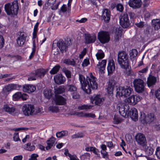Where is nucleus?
Returning a JSON list of instances; mask_svg holds the SVG:
<instances>
[{"label": "nucleus", "instance_id": "09e8293b", "mask_svg": "<svg viewBox=\"0 0 160 160\" xmlns=\"http://www.w3.org/2000/svg\"><path fill=\"white\" fill-rule=\"evenodd\" d=\"M122 119L117 116L115 115L114 118V122L115 124H118L122 121Z\"/></svg>", "mask_w": 160, "mask_h": 160}, {"label": "nucleus", "instance_id": "de8ad7c7", "mask_svg": "<svg viewBox=\"0 0 160 160\" xmlns=\"http://www.w3.org/2000/svg\"><path fill=\"white\" fill-rule=\"evenodd\" d=\"M67 134V132L66 131H62L56 133V135L57 137L60 138Z\"/></svg>", "mask_w": 160, "mask_h": 160}, {"label": "nucleus", "instance_id": "79ce46f5", "mask_svg": "<svg viewBox=\"0 0 160 160\" xmlns=\"http://www.w3.org/2000/svg\"><path fill=\"white\" fill-rule=\"evenodd\" d=\"M36 43L35 40H33V46L32 48V52L29 57V58L31 59L33 58L35 52Z\"/></svg>", "mask_w": 160, "mask_h": 160}, {"label": "nucleus", "instance_id": "7ed1b4c3", "mask_svg": "<svg viewBox=\"0 0 160 160\" xmlns=\"http://www.w3.org/2000/svg\"><path fill=\"white\" fill-rule=\"evenodd\" d=\"M5 10L7 14L17 15L19 9V3L17 0L14 1L12 3H8L4 6Z\"/></svg>", "mask_w": 160, "mask_h": 160}, {"label": "nucleus", "instance_id": "ddd939ff", "mask_svg": "<svg viewBox=\"0 0 160 160\" xmlns=\"http://www.w3.org/2000/svg\"><path fill=\"white\" fill-rule=\"evenodd\" d=\"M107 62L106 60L103 59L101 62H99L96 65V69L98 72L99 74L101 75L105 73Z\"/></svg>", "mask_w": 160, "mask_h": 160}, {"label": "nucleus", "instance_id": "6ab92c4d", "mask_svg": "<svg viewBox=\"0 0 160 160\" xmlns=\"http://www.w3.org/2000/svg\"><path fill=\"white\" fill-rule=\"evenodd\" d=\"M54 79L55 82L58 84H63L66 81L65 78L61 74H58L55 76Z\"/></svg>", "mask_w": 160, "mask_h": 160}, {"label": "nucleus", "instance_id": "7c9ffc66", "mask_svg": "<svg viewBox=\"0 0 160 160\" xmlns=\"http://www.w3.org/2000/svg\"><path fill=\"white\" fill-rule=\"evenodd\" d=\"M46 73V70L44 69H38L35 72V75L37 77L41 78L44 76Z\"/></svg>", "mask_w": 160, "mask_h": 160}, {"label": "nucleus", "instance_id": "393cba45", "mask_svg": "<svg viewBox=\"0 0 160 160\" xmlns=\"http://www.w3.org/2000/svg\"><path fill=\"white\" fill-rule=\"evenodd\" d=\"M26 38V35L24 34H21L17 40V43L18 46H21L24 44L25 42Z\"/></svg>", "mask_w": 160, "mask_h": 160}, {"label": "nucleus", "instance_id": "ea45409f", "mask_svg": "<svg viewBox=\"0 0 160 160\" xmlns=\"http://www.w3.org/2000/svg\"><path fill=\"white\" fill-rule=\"evenodd\" d=\"M152 22L155 29H158L160 28V20L159 19L153 20Z\"/></svg>", "mask_w": 160, "mask_h": 160}, {"label": "nucleus", "instance_id": "3c124183", "mask_svg": "<svg viewBox=\"0 0 160 160\" xmlns=\"http://www.w3.org/2000/svg\"><path fill=\"white\" fill-rule=\"evenodd\" d=\"M90 64L89 59L88 58L85 59L82 62V65L83 67L87 66Z\"/></svg>", "mask_w": 160, "mask_h": 160}, {"label": "nucleus", "instance_id": "f257e3e1", "mask_svg": "<svg viewBox=\"0 0 160 160\" xmlns=\"http://www.w3.org/2000/svg\"><path fill=\"white\" fill-rule=\"evenodd\" d=\"M79 79L82 89L87 93H90L91 88L93 89H96L98 88L97 78L91 73L87 76L86 80L82 75L79 74Z\"/></svg>", "mask_w": 160, "mask_h": 160}, {"label": "nucleus", "instance_id": "423d86ee", "mask_svg": "<svg viewBox=\"0 0 160 160\" xmlns=\"http://www.w3.org/2000/svg\"><path fill=\"white\" fill-rule=\"evenodd\" d=\"M21 85L14 83L8 84L5 86L3 88L2 93L4 94H8L11 91L14 90H19L22 88Z\"/></svg>", "mask_w": 160, "mask_h": 160}, {"label": "nucleus", "instance_id": "aec40b11", "mask_svg": "<svg viewBox=\"0 0 160 160\" xmlns=\"http://www.w3.org/2000/svg\"><path fill=\"white\" fill-rule=\"evenodd\" d=\"M23 92L28 93L34 92L36 89L35 87L32 84H27L24 85L22 87Z\"/></svg>", "mask_w": 160, "mask_h": 160}, {"label": "nucleus", "instance_id": "052dcab7", "mask_svg": "<svg viewBox=\"0 0 160 160\" xmlns=\"http://www.w3.org/2000/svg\"><path fill=\"white\" fill-rule=\"evenodd\" d=\"M90 157V154L88 153H84L82 156V158L84 159H89Z\"/></svg>", "mask_w": 160, "mask_h": 160}, {"label": "nucleus", "instance_id": "5701e85b", "mask_svg": "<svg viewBox=\"0 0 160 160\" xmlns=\"http://www.w3.org/2000/svg\"><path fill=\"white\" fill-rule=\"evenodd\" d=\"M157 79L155 77L150 75L147 78V84L148 87H150L154 85Z\"/></svg>", "mask_w": 160, "mask_h": 160}, {"label": "nucleus", "instance_id": "774afa93", "mask_svg": "<svg viewBox=\"0 0 160 160\" xmlns=\"http://www.w3.org/2000/svg\"><path fill=\"white\" fill-rule=\"evenodd\" d=\"M23 158L22 155L15 156L13 158V160H22Z\"/></svg>", "mask_w": 160, "mask_h": 160}, {"label": "nucleus", "instance_id": "603ef678", "mask_svg": "<svg viewBox=\"0 0 160 160\" xmlns=\"http://www.w3.org/2000/svg\"><path fill=\"white\" fill-rule=\"evenodd\" d=\"M83 134L82 133H78L77 134L72 135V138H80L83 137Z\"/></svg>", "mask_w": 160, "mask_h": 160}, {"label": "nucleus", "instance_id": "6e6552de", "mask_svg": "<svg viewBox=\"0 0 160 160\" xmlns=\"http://www.w3.org/2000/svg\"><path fill=\"white\" fill-rule=\"evenodd\" d=\"M22 111L26 116L33 115L38 112L35 111L34 106L31 104L24 105L22 107Z\"/></svg>", "mask_w": 160, "mask_h": 160}, {"label": "nucleus", "instance_id": "a211bd4d", "mask_svg": "<svg viewBox=\"0 0 160 160\" xmlns=\"http://www.w3.org/2000/svg\"><path fill=\"white\" fill-rule=\"evenodd\" d=\"M128 5L133 8H139L142 6V0H129Z\"/></svg>", "mask_w": 160, "mask_h": 160}, {"label": "nucleus", "instance_id": "cd10ccee", "mask_svg": "<svg viewBox=\"0 0 160 160\" xmlns=\"http://www.w3.org/2000/svg\"><path fill=\"white\" fill-rule=\"evenodd\" d=\"M57 45L62 53L66 51L67 46L64 42H58L57 43Z\"/></svg>", "mask_w": 160, "mask_h": 160}, {"label": "nucleus", "instance_id": "69168bd1", "mask_svg": "<svg viewBox=\"0 0 160 160\" xmlns=\"http://www.w3.org/2000/svg\"><path fill=\"white\" fill-rule=\"evenodd\" d=\"M101 152L103 158H108V155L107 152L101 150Z\"/></svg>", "mask_w": 160, "mask_h": 160}, {"label": "nucleus", "instance_id": "c85d7f7f", "mask_svg": "<svg viewBox=\"0 0 160 160\" xmlns=\"http://www.w3.org/2000/svg\"><path fill=\"white\" fill-rule=\"evenodd\" d=\"M55 141V138L53 137H51L47 140V146L45 148L46 149L48 150L50 149L53 146Z\"/></svg>", "mask_w": 160, "mask_h": 160}, {"label": "nucleus", "instance_id": "f3484780", "mask_svg": "<svg viewBox=\"0 0 160 160\" xmlns=\"http://www.w3.org/2000/svg\"><path fill=\"white\" fill-rule=\"evenodd\" d=\"M115 66L114 61L113 60L110 59L108 60L107 69L108 74H112L115 71Z\"/></svg>", "mask_w": 160, "mask_h": 160}, {"label": "nucleus", "instance_id": "f03ea898", "mask_svg": "<svg viewBox=\"0 0 160 160\" xmlns=\"http://www.w3.org/2000/svg\"><path fill=\"white\" fill-rule=\"evenodd\" d=\"M117 108L120 115L123 117L127 118L129 116L134 121H137L138 118V114L137 109L134 108H131L127 113V111L125 110L124 105L119 103L118 104Z\"/></svg>", "mask_w": 160, "mask_h": 160}, {"label": "nucleus", "instance_id": "0e129e2a", "mask_svg": "<svg viewBox=\"0 0 160 160\" xmlns=\"http://www.w3.org/2000/svg\"><path fill=\"white\" fill-rule=\"evenodd\" d=\"M47 4L48 5L52 6L55 3L56 0H47Z\"/></svg>", "mask_w": 160, "mask_h": 160}, {"label": "nucleus", "instance_id": "6e6d98bb", "mask_svg": "<svg viewBox=\"0 0 160 160\" xmlns=\"http://www.w3.org/2000/svg\"><path fill=\"white\" fill-rule=\"evenodd\" d=\"M87 50L86 48H84L82 51L81 52V53L79 55V58L80 59H82L83 57L86 54Z\"/></svg>", "mask_w": 160, "mask_h": 160}, {"label": "nucleus", "instance_id": "f8f14e48", "mask_svg": "<svg viewBox=\"0 0 160 160\" xmlns=\"http://www.w3.org/2000/svg\"><path fill=\"white\" fill-rule=\"evenodd\" d=\"M135 139L137 143L142 147L147 144L145 136L141 133H138L135 136Z\"/></svg>", "mask_w": 160, "mask_h": 160}, {"label": "nucleus", "instance_id": "e433bc0d", "mask_svg": "<svg viewBox=\"0 0 160 160\" xmlns=\"http://www.w3.org/2000/svg\"><path fill=\"white\" fill-rule=\"evenodd\" d=\"M35 146L33 145H31L30 143H28L24 146V148L26 150L29 151H32L35 149Z\"/></svg>", "mask_w": 160, "mask_h": 160}, {"label": "nucleus", "instance_id": "0eeeda50", "mask_svg": "<svg viewBox=\"0 0 160 160\" xmlns=\"http://www.w3.org/2000/svg\"><path fill=\"white\" fill-rule=\"evenodd\" d=\"M133 83L136 92L140 93L144 91V82L143 80L140 79H135L133 81Z\"/></svg>", "mask_w": 160, "mask_h": 160}, {"label": "nucleus", "instance_id": "a19ab883", "mask_svg": "<svg viewBox=\"0 0 160 160\" xmlns=\"http://www.w3.org/2000/svg\"><path fill=\"white\" fill-rule=\"evenodd\" d=\"M39 23L38 22H37L35 26H34L33 28V38L32 39H35L37 37V32L38 30V27L39 25Z\"/></svg>", "mask_w": 160, "mask_h": 160}, {"label": "nucleus", "instance_id": "4c0bfd02", "mask_svg": "<svg viewBox=\"0 0 160 160\" xmlns=\"http://www.w3.org/2000/svg\"><path fill=\"white\" fill-rule=\"evenodd\" d=\"M63 62L66 64L74 66L75 65V62L73 59H65L63 61Z\"/></svg>", "mask_w": 160, "mask_h": 160}, {"label": "nucleus", "instance_id": "39448f33", "mask_svg": "<svg viewBox=\"0 0 160 160\" xmlns=\"http://www.w3.org/2000/svg\"><path fill=\"white\" fill-rule=\"evenodd\" d=\"M118 61L121 67L124 69L128 67V59L127 53L124 51H121L118 54Z\"/></svg>", "mask_w": 160, "mask_h": 160}, {"label": "nucleus", "instance_id": "13d9d810", "mask_svg": "<svg viewBox=\"0 0 160 160\" xmlns=\"http://www.w3.org/2000/svg\"><path fill=\"white\" fill-rule=\"evenodd\" d=\"M76 114L78 116L80 117H86V112H80L76 113Z\"/></svg>", "mask_w": 160, "mask_h": 160}, {"label": "nucleus", "instance_id": "72a5a7b5", "mask_svg": "<svg viewBox=\"0 0 160 160\" xmlns=\"http://www.w3.org/2000/svg\"><path fill=\"white\" fill-rule=\"evenodd\" d=\"M122 35V31L119 28L116 29L115 32L114 38L116 41H118L121 38Z\"/></svg>", "mask_w": 160, "mask_h": 160}, {"label": "nucleus", "instance_id": "bb28decb", "mask_svg": "<svg viewBox=\"0 0 160 160\" xmlns=\"http://www.w3.org/2000/svg\"><path fill=\"white\" fill-rule=\"evenodd\" d=\"M3 108L4 111L11 114L14 112L15 110V108L10 104L4 105Z\"/></svg>", "mask_w": 160, "mask_h": 160}, {"label": "nucleus", "instance_id": "2f4dec72", "mask_svg": "<svg viewBox=\"0 0 160 160\" xmlns=\"http://www.w3.org/2000/svg\"><path fill=\"white\" fill-rule=\"evenodd\" d=\"M141 152L142 151L141 150L138 149L133 151L132 154L130 152L129 153L132 156L134 159L135 158H137L138 157L142 156V154L141 153Z\"/></svg>", "mask_w": 160, "mask_h": 160}, {"label": "nucleus", "instance_id": "8fccbe9b", "mask_svg": "<svg viewBox=\"0 0 160 160\" xmlns=\"http://www.w3.org/2000/svg\"><path fill=\"white\" fill-rule=\"evenodd\" d=\"M138 52L136 49H132L130 52V55L131 57L134 58L137 55Z\"/></svg>", "mask_w": 160, "mask_h": 160}, {"label": "nucleus", "instance_id": "338daca9", "mask_svg": "<svg viewBox=\"0 0 160 160\" xmlns=\"http://www.w3.org/2000/svg\"><path fill=\"white\" fill-rule=\"evenodd\" d=\"M38 157V155L36 154H33L31 155V158L29 159V160H37V158Z\"/></svg>", "mask_w": 160, "mask_h": 160}, {"label": "nucleus", "instance_id": "c756f323", "mask_svg": "<svg viewBox=\"0 0 160 160\" xmlns=\"http://www.w3.org/2000/svg\"><path fill=\"white\" fill-rule=\"evenodd\" d=\"M57 105L55 103H52V102L51 104L48 107V110L52 112H57L59 111V109Z\"/></svg>", "mask_w": 160, "mask_h": 160}, {"label": "nucleus", "instance_id": "2eb2a0df", "mask_svg": "<svg viewBox=\"0 0 160 160\" xmlns=\"http://www.w3.org/2000/svg\"><path fill=\"white\" fill-rule=\"evenodd\" d=\"M68 90L70 92L73 98L76 99L79 98V95L77 92V88L73 85H69L67 86Z\"/></svg>", "mask_w": 160, "mask_h": 160}, {"label": "nucleus", "instance_id": "c9c22d12", "mask_svg": "<svg viewBox=\"0 0 160 160\" xmlns=\"http://www.w3.org/2000/svg\"><path fill=\"white\" fill-rule=\"evenodd\" d=\"M65 90V87L64 86H61L55 89V95L61 94L64 92Z\"/></svg>", "mask_w": 160, "mask_h": 160}, {"label": "nucleus", "instance_id": "dca6fc26", "mask_svg": "<svg viewBox=\"0 0 160 160\" xmlns=\"http://www.w3.org/2000/svg\"><path fill=\"white\" fill-rule=\"evenodd\" d=\"M120 23L123 28L128 27L129 25V21L127 14L122 16L120 19Z\"/></svg>", "mask_w": 160, "mask_h": 160}, {"label": "nucleus", "instance_id": "bf43d9fd", "mask_svg": "<svg viewBox=\"0 0 160 160\" xmlns=\"http://www.w3.org/2000/svg\"><path fill=\"white\" fill-rule=\"evenodd\" d=\"M63 72L67 78H70L71 77V72L65 69L63 70Z\"/></svg>", "mask_w": 160, "mask_h": 160}, {"label": "nucleus", "instance_id": "4be33fe9", "mask_svg": "<svg viewBox=\"0 0 160 160\" xmlns=\"http://www.w3.org/2000/svg\"><path fill=\"white\" fill-rule=\"evenodd\" d=\"M110 12L108 9H104L102 12V17L106 22H108L110 19Z\"/></svg>", "mask_w": 160, "mask_h": 160}, {"label": "nucleus", "instance_id": "49530a36", "mask_svg": "<svg viewBox=\"0 0 160 160\" xmlns=\"http://www.w3.org/2000/svg\"><path fill=\"white\" fill-rule=\"evenodd\" d=\"M22 93L20 92H17L15 93L12 96L13 99L16 101L21 98Z\"/></svg>", "mask_w": 160, "mask_h": 160}, {"label": "nucleus", "instance_id": "c03bdc74", "mask_svg": "<svg viewBox=\"0 0 160 160\" xmlns=\"http://www.w3.org/2000/svg\"><path fill=\"white\" fill-rule=\"evenodd\" d=\"M60 68V66L59 65H56L50 71V73L52 74H55L58 72Z\"/></svg>", "mask_w": 160, "mask_h": 160}, {"label": "nucleus", "instance_id": "e2e57ef3", "mask_svg": "<svg viewBox=\"0 0 160 160\" xmlns=\"http://www.w3.org/2000/svg\"><path fill=\"white\" fill-rule=\"evenodd\" d=\"M155 153L157 157L160 159V147H158L157 148Z\"/></svg>", "mask_w": 160, "mask_h": 160}, {"label": "nucleus", "instance_id": "a878e982", "mask_svg": "<svg viewBox=\"0 0 160 160\" xmlns=\"http://www.w3.org/2000/svg\"><path fill=\"white\" fill-rule=\"evenodd\" d=\"M142 148L147 155H151L153 154L154 150L150 144H147Z\"/></svg>", "mask_w": 160, "mask_h": 160}, {"label": "nucleus", "instance_id": "20e7f679", "mask_svg": "<svg viewBox=\"0 0 160 160\" xmlns=\"http://www.w3.org/2000/svg\"><path fill=\"white\" fill-rule=\"evenodd\" d=\"M133 91V89L129 86L116 87V96L117 97H128L132 94Z\"/></svg>", "mask_w": 160, "mask_h": 160}, {"label": "nucleus", "instance_id": "b1692460", "mask_svg": "<svg viewBox=\"0 0 160 160\" xmlns=\"http://www.w3.org/2000/svg\"><path fill=\"white\" fill-rule=\"evenodd\" d=\"M86 42L87 43L94 42L96 39V36L95 34L85 35Z\"/></svg>", "mask_w": 160, "mask_h": 160}, {"label": "nucleus", "instance_id": "9b49d317", "mask_svg": "<svg viewBox=\"0 0 160 160\" xmlns=\"http://www.w3.org/2000/svg\"><path fill=\"white\" fill-rule=\"evenodd\" d=\"M90 102L94 103L96 105L100 106L104 100V98L100 95H97L91 97L90 98Z\"/></svg>", "mask_w": 160, "mask_h": 160}, {"label": "nucleus", "instance_id": "473e14b6", "mask_svg": "<svg viewBox=\"0 0 160 160\" xmlns=\"http://www.w3.org/2000/svg\"><path fill=\"white\" fill-rule=\"evenodd\" d=\"M43 94L46 98L49 99L52 97L53 92L51 89H46L44 91Z\"/></svg>", "mask_w": 160, "mask_h": 160}, {"label": "nucleus", "instance_id": "37998d69", "mask_svg": "<svg viewBox=\"0 0 160 160\" xmlns=\"http://www.w3.org/2000/svg\"><path fill=\"white\" fill-rule=\"evenodd\" d=\"M65 154L66 156H68L70 158V160H79L77 156L75 155H71L68 153V151H66Z\"/></svg>", "mask_w": 160, "mask_h": 160}, {"label": "nucleus", "instance_id": "9d476101", "mask_svg": "<svg viewBox=\"0 0 160 160\" xmlns=\"http://www.w3.org/2000/svg\"><path fill=\"white\" fill-rule=\"evenodd\" d=\"M98 38L99 41L102 43L108 42L110 40L108 33L103 31L99 32L98 33Z\"/></svg>", "mask_w": 160, "mask_h": 160}, {"label": "nucleus", "instance_id": "a18cd8bd", "mask_svg": "<svg viewBox=\"0 0 160 160\" xmlns=\"http://www.w3.org/2000/svg\"><path fill=\"white\" fill-rule=\"evenodd\" d=\"M93 107V105L84 104L79 106L78 108L80 110L89 109L92 108Z\"/></svg>", "mask_w": 160, "mask_h": 160}, {"label": "nucleus", "instance_id": "f704fd0d", "mask_svg": "<svg viewBox=\"0 0 160 160\" xmlns=\"http://www.w3.org/2000/svg\"><path fill=\"white\" fill-rule=\"evenodd\" d=\"M154 119V115L153 113L149 114L143 119V120L147 123L153 121Z\"/></svg>", "mask_w": 160, "mask_h": 160}, {"label": "nucleus", "instance_id": "5fc2aeb1", "mask_svg": "<svg viewBox=\"0 0 160 160\" xmlns=\"http://www.w3.org/2000/svg\"><path fill=\"white\" fill-rule=\"evenodd\" d=\"M155 95L156 98L160 101V88L156 91Z\"/></svg>", "mask_w": 160, "mask_h": 160}, {"label": "nucleus", "instance_id": "412c9836", "mask_svg": "<svg viewBox=\"0 0 160 160\" xmlns=\"http://www.w3.org/2000/svg\"><path fill=\"white\" fill-rule=\"evenodd\" d=\"M115 85V83L114 81L110 80L108 82L107 90L109 94H112Z\"/></svg>", "mask_w": 160, "mask_h": 160}, {"label": "nucleus", "instance_id": "58836bf2", "mask_svg": "<svg viewBox=\"0 0 160 160\" xmlns=\"http://www.w3.org/2000/svg\"><path fill=\"white\" fill-rule=\"evenodd\" d=\"M96 56L98 60L103 58L104 57V54L103 52L101 50H99L96 54Z\"/></svg>", "mask_w": 160, "mask_h": 160}, {"label": "nucleus", "instance_id": "680f3d73", "mask_svg": "<svg viewBox=\"0 0 160 160\" xmlns=\"http://www.w3.org/2000/svg\"><path fill=\"white\" fill-rule=\"evenodd\" d=\"M4 43V42L2 36H0V48L3 47Z\"/></svg>", "mask_w": 160, "mask_h": 160}, {"label": "nucleus", "instance_id": "4d7b16f0", "mask_svg": "<svg viewBox=\"0 0 160 160\" xmlns=\"http://www.w3.org/2000/svg\"><path fill=\"white\" fill-rule=\"evenodd\" d=\"M117 10L119 12H122L123 9V5L121 4H118L117 5Z\"/></svg>", "mask_w": 160, "mask_h": 160}, {"label": "nucleus", "instance_id": "4468645a", "mask_svg": "<svg viewBox=\"0 0 160 160\" xmlns=\"http://www.w3.org/2000/svg\"><path fill=\"white\" fill-rule=\"evenodd\" d=\"M52 103L59 105H64L66 103V99L62 96L55 95L52 99Z\"/></svg>", "mask_w": 160, "mask_h": 160}, {"label": "nucleus", "instance_id": "1a4fd4ad", "mask_svg": "<svg viewBox=\"0 0 160 160\" xmlns=\"http://www.w3.org/2000/svg\"><path fill=\"white\" fill-rule=\"evenodd\" d=\"M141 99V97L136 95H132L124 100V102L130 105H134Z\"/></svg>", "mask_w": 160, "mask_h": 160}, {"label": "nucleus", "instance_id": "864d4df0", "mask_svg": "<svg viewBox=\"0 0 160 160\" xmlns=\"http://www.w3.org/2000/svg\"><path fill=\"white\" fill-rule=\"evenodd\" d=\"M13 139L15 142H18V141H20V139L19 138L18 133H14L13 137Z\"/></svg>", "mask_w": 160, "mask_h": 160}]
</instances>
